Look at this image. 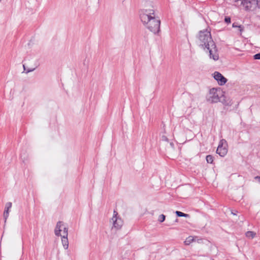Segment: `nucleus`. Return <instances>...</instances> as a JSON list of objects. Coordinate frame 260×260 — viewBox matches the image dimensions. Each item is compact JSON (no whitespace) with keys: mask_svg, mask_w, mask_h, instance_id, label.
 <instances>
[{"mask_svg":"<svg viewBox=\"0 0 260 260\" xmlns=\"http://www.w3.org/2000/svg\"><path fill=\"white\" fill-rule=\"evenodd\" d=\"M227 146L226 141L224 139L221 140L217 148L216 153L220 156L224 157L228 152Z\"/></svg>","mask_w":260,"mask_h":260,"instance_id":"nucleus-7","label":"nucleus"},{"mask_svg":"<svg viewBox=\"0 0 260 260\" xmlns=\"http://www.w3.org/2000/svg\"><path fill=\"white\" fill-rule=\"evenodd\" d=\"M241 4L246 11L252 10L256 7L260 8V2L258 0H245L241 2Z\"/></svg>","mask_w":260,"mask_h":260,"instance_id":"nucleus-6","label":"nucleus"},{"mask_svg":"<svg viewBox=\"0 0 260 260\" xmlns=\"http://www.w3.org/2000/svg\"><path fill=\"white\" fill-rule=\"evenodd\" d=\"M12 207V203L8 202L5 205V209L4 212V217L5 218V222H6V220L9 215V209Z\"/></svg>","mask_w":260,"mask_h":260,"instance_id":"nucleus-10","label":"nucleus"},{"mask_svg":"<svg viewBox=\"0 0 260 260\" xmlns=\"http://www.w3.org/2000/svg\"><path fill=\"white\" fill-rule=\"evenodd\" d=\"M254 179L256 180L260 184V176H256L254 177Z\"/></svg>","mask_w":260,"mask_h":260,"instance_id":"nucleus-18","label":"nucleus"},{"mask_svg":"<svg viewBox=\"0 0 260 260\" xmlns=\"http://www.w3.org/2000/svg\"><path fill=\"white\" fill-rule=\"evenodd\" d=\"M254 58L255 59H260V53L255 54L254 55Z\"/></svg>","mask_w":260,"mask_h":260,"instance_id":"nucleus-16","label":"nucleus"},{"mask_svg":"<svg viewBox=\"0 0 260 260\" xmlns=\"http://www.w3.org/2000/svg\"><path fill=\"white\" fill-rule=\"evenodd\" d=\"M223 96V92L219 89L213 88L209 90L207 96V100L211 103H216L220 101Z\"/></svg>","mask_w":260,"mask_h":260,"instance_id":"nucleus-4","label":"nucleus"},{"mask_svg":"<svg viewBox=\"0 0 260 260\" xmlns=\"http://www.w3.org/2000/svg\"><path fill=\"white\" fill-rule=\"evenodd\" d=\"M117 212L114 211L112 221L113 222V228L116 230H119L123 225V221L121 218L117 216Z\"/></svg>","mask_w":260,"mask_h":260,"instance_id":"nucleus-8","label":"nucleus"},{"mask_svg":"<svg viewBox=\"0 0 260 260\" xmlns=\"http://www.w3.org/2000/svg\"><path fill=\"white\" fill-rule=\"evenodd\" d=\"M245 0H234L235 2H237L238 1H241V2H242V1H244Z\"/></svg>","mask_w":260,"mask_h":260,"instance_id":"nucleus-21","label":"nucleus"},{"mask_svg":"<svg viewBox=\"0 0 260 260\" xmlns=\"http://www.w3.org/2000/svg\"><path fill=\"white\" fill-rule=\"evenodd\" d=\"M256 233L253 231H248L245 233V236L247 238L253 239L255 237Z\"/></svg>","mask_w":260,"mask_h":260,"instance_id":"nucleus-12","label":"nucleus"},{"mask_svg":"<svg viewBox=\"0 0 260 260\" xmlns=\"http://www.w3.org/2000/svg\"><path fill=\"white\" fill-rule=\"evenodd\" d=\"M166 216L164 214H161L158 217V221L160 222H162L165 220Z\"/></svg>","mask_w":260,"mask_h":260,"instance_id":"nucleus-15","label":"nucleus"},{"mask_svg":"<svg viewBox=\"0 0 260 260\" xmlns=\"http://www.w3.org/2000/svg\"><path fill=\"white\" fill-rule=\"evenodd\" d=\"M149 3H145V8L140 11V18L143 25L154 34L158 33L160 29V21L156 17L153 8H148Z\"/></svg>","mask_w":260,"mask_h":260,"instance_id":"nucleus-1","label":"nucleus"},{"mask_svg":"<svg viewBox=\"0 0 260 260\" xmlns=\"http://www.w3.org/2000/svg\"><path fill=\"white\" fill-rule=\"evenodd\" d=\"M194 241V237L193 236H189L184 241V243L186 245H189L190 244H191L192 242H193Z\"/></svg>","mask_w":260,"mask_h":260,"instance_id":"nucleus-11","label":"nucleus"},{"mask_svg":"<svg viewBox=\"0 0 260 260\" xmlns=\"http://www.w3.org/2000/svg\"><path fill=\"white\" fill-rule=\"evenodd\" d=\"M198 44L203 49H206V48L210 46L213 43L210 31L207 29L201 30L198 37Z\"/></svg>","mask_w":260,"mask_h":260,"instance_id":"nucleus-3","label":"nucleus"},{"mask_svg":"<svg viewBox=\"0 0 260 260\" xmlns=\"http://www.w3.org/2000/svg\"><path fill=\"white\" fill-rule=\"evenodd\" d=\"M161 139L162 141H168V139L167 138V137L166 136H162Z\"/></svg>","mask_w":260,"mask_h":260,"instance_id":"nucleus-17","label":"nucleus"},{"mask_svg":"<svg viewBox=\"0 0 260 260\" xmlns=\"http://www.w3.org/2000/svg\"><path fill=\"white\" fill-rule=\"evenodd\" d=\"M206 161L208 163L212 164L213 161V157L211 155L206 156Z\"/></svg>","mask_w":260,"mask_h":260,"instance_id":"nucleus-14","label":"nucleus"},{"mask_svg":"<svg viewBox=\"0 0 260 260\" xmlns=\"http://www.w3.org/2000/svg\"><path fill=\"white\" fill-rule=\"evenodd\" d=\"M204 50L206 53H209V58L210 59H212L214 61L218 60L219 54L215 43Z\"/></svg>","mask_w":260,"mask_h":260,"instance_id":"nucleus-5","label":"nucleus"},{"mask_svg":"<svg viewBox=\"0 0 260 260\" xmlns=\"http://www.w3.org/2000/svg\"><path fill=\"white\" fill-rule=\"evenodd\" d=\"M23 68H24V70H26L24 65H23Z\"/></svg>","mask_w":260,"mask_h":260,"instance_id":"nucleus-22","label":"nucleus"},{"mask_svg":"<svg viewBox=\"0 0 260 260\" xmlns=\"http://www.w3.org/2000/svg\"><path fill=\"white\" fill-rule=\"evenodd\" d=\"M35 68H32V69H28L27 70H26V73H29V72H32L35 70Z\"/></svg>","mask_w":260,"mask_h":260,"instance_id":"nucleus-20","label":"nucleus"},{"mask_svg":"<svg viewBox=\"0 0 260 260\" xmlns=\"http://www.w3.org/2000/svg\"><path fill=\"white\" fill-rule=\"evenodd\" d=\"M213 77L220 85H223L227 82V79L218 72H215L213 73Z\"/></svg>","mask_w":260,"mask_h":260,"instance_id":"nucleus-9","label":"nucleus"},{"mask_svg":"<svg viewBox=\"0 0 260 260\" xmlns=\"http://www.w3.org/2000/svg\"><path fill=\"white\" fill-rule=\"evenodd\" d=\"M225 21L227 23H230L231 22V19L229 17H226L225 18Z\"/></svg>","mask_w":260,"mask_h":260,"instance_id":"nucleus-19","label":"nucleus"},{"mask_svg":"<svg viewBox=\"0 0 260 260\" xmlns=\"http://www.w3.org/2000/svg\"><path fill=\"white\" fill-rule=\"evenodd\" d=\"M176 215L179 217H189V215L187 214H185L183 212H181L180 211H176Z\"/></svg>","mask_w":260,"mask_h":260,"instance_id":"nucleus-13","label":"nucleus"},{"mask_svg":"<svg viewBox=\"0 0 260 260\" xmlns=\"http://www.w3.org/2000/svg\"><path fill=\"white\" fill-rule=\"evenodd\" d=\"M175 221H176V222H177V221H178V219H176Z\"/></svg>","mask_w":260,"mask_h":260,"instance_id":"nucleus-23","label":"nucleus"},{"mask_svg":"<svg viewBox=\"0 0 260 260\" xmlns=\"http://www.w3.org/2000/svg\"><path fill=\"white\" fill-rule=\"evenodd\" d=\"M68 230V228L64 225L63 222L60 221L57 222L54 230L55 235L61 237V243L65 249H67L69 247Z\"/></svg>","mask_w":260,"mask_h":260,"instance_id":"nucleus-2","label":"nucleus"}]
</instances>
